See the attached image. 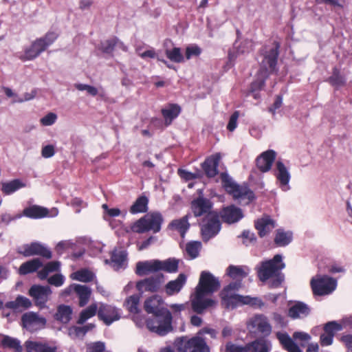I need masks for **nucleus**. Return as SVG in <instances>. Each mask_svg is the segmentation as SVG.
I'll return each mask as SVG.
<instances>
[{
  "mask_svg": "<svg viewBox=\"0 0 352 352\" xmlns=\"http://www.w3.org/2000/svg\"><path fill=\"white\" fill-rule=\"evenodd\" d=\"M222 304L226 308H236L239 305H248L254 307L262 308L264 302L258 297H250V296H241L235 294H226L220 295Z\"/></svg>",
  "mask_w": 352,
  "mask_h": 352,
  "instance_id": "0eeeda50",
  "label": "nucleus"
},
{
  "mask_svg": "<svg viewBox=\"0 0 352 352\" xmlns=\"http://www.w3.org/2000/svg\"><path fill=\"white\" fill-rule=\"evenodd\" d=\"M27 352H56V346H50L47 344L38 342L27 341L25 342Z\"/></svg>",
  "mask_w": 352,
  "mask_h": 352,
  "instance_id": "ea45409f",
  "label": "nucleus"
},
{
  "mask_svg": "<svg viewBox=\"0 0 352 352\" xmlns=\"http://www.w3.org/2000/svg\"><path fill=\"white\" fill-rule=\"evenodd\" d=\"M250 325L263 337H268L272 331L268 318L263 314H257L252 317L250 320Z\"/></svg>",
  "mask_w": 352,
  "mask_h": 352,
  "instance_id": "f3484780",
  "label": "nucleus"
},
{
  "mask_svg": "<svg viewBox=\"0 0 352 352\" xmlns=\"http://www.w3.org/2000/svg\"><path fill=\"white\" fill-rule=\"evenodd\" d=\"M276 156V153L273 150L263 152L256 159V167L262 173L268 172L272 168Z\"/></svg>",
  "mask_w": 352,
  "mask_h": 352,
  "instance_id": "aec40b11",
  "label": "nucleus"
},
{
  "mask_svg": "<svg viewBox=\"0 0 352 352\" xmlns=\"http://www.w3.org/2000/svg\"><path fill=\"white\" fill-rule=\"evenodd\" d=\"M248 352H270L272 345L264 338H256L248 343Z\"/></svg>",
  "mask_w": 352,
  "mask_h": 352,
  "instance_id": "473e14b6",
  "label": "nucleus"
},
{
  "mask_svg": "<svg viewBox=\"0 0 352 352\" xmlns=\"http://www.w3.org/2000/svg\"><path fill=\"white\" fill-rule=\"evenodd\" d=\"M98 307L96 303H92L81 311L77 320V324H83L88 319L98 314Z\"/></svg>",
  "mask_w": 352,
  "mask_h": 352,
  "instance_id": "79ce46f5",
  "label": "nucleus"
},
{
  "mask_svg": "<svg viewBox=\"0 0 352 352\" xmlns=\"http://www.w3.org/2000/svg\"><path fill=\"white\" fill-rule=\"evenodd\" d=\"M51 294L52 290L49 286L40 285H33L28 291V294L33 298L35 305L40 309L46 307V303Z\"/></svg>",
  "mask_w": 352,
  "mask_h": 352,
  "instance_id": "ddd939ff",
  "label": "nucleus"
},
{
  "mask_svg": "<svg viewBox=\"0 0 352 352\" xmlns=\"http://www.w3.org/2000/svg\"><path fill=\"white\" fill-rule=\"evenodd\" d=\"M227 274L232 279L242 281L248 276V272L241 266L230 265L227 269Z\"/></svg>",
  "mask_w": 352,
  "mask_h": 352,
  "instance_id": "de8ad7c7",
  "label": "nucleus"
},
{
  "mask_svg": "<svg viewBox=\"0 0 352 352\" xmlns=\"http://www.w3.org/2000/svg\"><path fill=\"white\" fill-rule=\"evenodd\" d=\"M220 160V154L216 153L207 157L201 164V168L207 177L212 178L218 174V166Z\"/></svg>",
  "mask_w": 352,
  "mask_h": 352,
  "instance_id": "412c9836",
  "label": "nucleus"
},
{
  "mask_svg": "<svg viewBox=\"0 0 352 352\" xmlns=\"http://www.w3.org/2000/svg\"><path fill=\"white\" fill-rule=\"evenodd\" d=\"M276 337L283 347L288 352H302L287 333L278 331L276 333Z\"/></svg>",
  "mask_w": 352,
  "mask_h": 352,
  "instance_id": "c756f323",
  "label": "nucleus"
},
{
  "mask_svg": "<svg viewBox=\"0 0 352 352\" xmlns=\"http://www.w3.org/2000/svg\"><path fill=\"white\" fill-rule=\"evenodd\" d=\"M25 186V183L21 182L19 179H15L8 182H2L1 191L4 195H8Z\"/></svg>",
  "mask_w": 352,
  "mask_h": 352,
  "instance_id": "a19ab883",
  "label": "nucleus"
},
{
  "mask_svg": "<svg viewBox=\"0 0 352 352\" xmlns=\"http://www.w3.org/2000/svg\"><path fill=\"white\" fill-rule=\"evenodd\" d=\"M220 178L223 188L233 199L244 201L245 204H249L255 199L254 192L247 184H238L226 172L220 174Z\"/></svg>",
  "mask_w": 352,
  "mask_h": 352,
  "instance_id": "f03ea898",
  "label": "nucleus"
},
{
  "mask_svg": "<svg viewBox=\"0 0 352 352\" xmlns=\"http://www.w3.org/2000/svg\"><path fill=\"white\" fill-rule=\"evenodd\" d=\"M87 352H105L104 344L102 342H94L87 348Z\"/></svg>",
  "mask_w": 352,
  "mask_h": 352,
  "instance_id": "338daca9",
  "label": "nucleus"
},
{
  "mask_svg": "<svg viewBox=\"0 0 352 352\" xmlns=\"http://www.w3.org/2000/svg\"><path fill=\"white\" fill-rule=\"evenodd\" d=\"M42 41L36 38L33 41L31 45L24 51V55L21 56L22 60H31L37 58L42 52L45 51V48L42 45Z\"/></svg>",
  "mask_w": 352,
  "mask_h": 352,
  "instance_id": "a878e982",
  "label": "nucleus"
},
{
  "mask_svg": "<svg viewBox=\"0 0 352 352\" xmlns=\"http://www.w3.org/2000/svg\"><path fill=\"white\" fill-rule=\"evenodd\" d=\"M115 47H118L123 51L127 50V47L116 36H113L102 42L100 49L102 52L111 54L113 53Z\"/></svg>",
  "mask_w": 352,
  "mask_h": 352,
  "instance_id": "72a5a7b5",
  "label": "nucleus"
},
{
  "mask_svg": "<svg viewBox=\"0 0 352 352\" xmlns=\"http://www.w3.org/2000/svg\"><path fill=\"white\" fill-rule=\"evenodd\" d=\"M254 226L258 235L263 237L275 228V221L269 215H264L255 221Z\"/></svg>",
  "mask_w": 352,
  "mask_h": 352,
  "instance_id": "b1692460",
  "label": "nucleus"
},
{
  "mask_svg": "<svg viewBox=\"0 0 352 352\" xmlns=\"http://www.w3.org/2000/svg\"><path fill=\"white\" fill-rule=\"evenodd\" d=\"M148 199L146 196L139 197L130 207L129 212L131 214L143 213L148 210Z\"/></svg>",
  "mask_w": 352,
  "mask_h": 352,
  "instance_id": "37998d69",
  "label": "nucleus"
},
{
  "mask_svg": "<svg viewBox=\"0 0 352 352\" xmlns=\"http://www.w3.org/2000/svg\"><path fill=\"white\" fill-rule=\"evenodd\" d=\"M342 329L341 324L336 321H330L327 322L323 327L324 333L331 335L334 337L336 333L340 331Z\"/></svg>",
  "mask_w": 352,
  "mask_h": 352,
  "instance_id": "6e6d98bb",
  "label": "nucleus"
},
{
  "mask_svg": "<svg viewBox=\"0 0 352 352\" xmlns=\"http://www.w3.org/2000/svg\"><path fill=\"white\" fill-rule=\"evenodd\" d=\"M57 116L54 113H49L40 120L43 126L52 125L56 120Z\"/></svg>",
  "mask_w": 352,
  "mask_h": 352,
  "instance_id": "69168bd1",
  "label": "nucleus"
},
{
  "mask_svg": "<svg viewBox=\"0 0 352 352\" xmlns=\"http://www.w3.org/2000/svg\"><path fill=\"white\" fill-rule=\"evenodd\" d=\"M72 278L80 282L89 283L93 280L94 274L89 270L82 269L72 274Z\"/></svg>",
  "mask_w": 352,
  "mask_h": 352,
  "instance_id": "09e8293b",
  "label": "nucleus"
},
{
  "mask_svg": "<svg viewBox=\"0 0 352 352\" xmlns=\"http://www.w3.org/2000/svg\"><path fill=\"white\" fill-rule=\"evenodd\" d=\"M311 286L314 295L324 296L329 294L336 288V280L327 276L317 279H312Z\"/></svg>",
  "mask_w": 352,
  "mask_h": 352,
  "instance_id": "f8f14e48",
  "label": "nucleus"
},
{
  "mask_svg": "<svg viewBox=\"0 0 352 352\" xmlns=\"http://www.w3.org/2000/svg\"><path fill=\"white\" fill-rule=\"evenodd\" d=\"M285 264L283 262L280 254H276L270 260L262 261L257 270V275L262 282L269 280V286L271 288L280 287L284 280V275L281 270L284 269Z\"/></svg>",
  "mask_w": 352,
  "mask_h": 352,
  "instance_id": "f257e3e1",
  "label": "nucleus"
},
{
  "mask_svg": "<svg viewBox=\"0 0 352 352\" xmlns=\"http://www.w3.org/2000/svg\"><path fill=\"white\" fill-rule=\"evenodd\" d=\"M17 253L25 257L40 256L47 259H50L52 257L51 250L39 242L25 244L17 250Z\"/></svg>",
  "mask_w": 352,
  "mask_h": 352,
  "instance_id": "9b49d317",
  "label": "nucleus"
},
{
  "mask_svg": "<svg viewBox=\"0 0 352 352\" xmlns=\"http://www.w3.org/2000/svg\"><path fill=\"white\" fill-rule=\"evenodd\" d=\"M31 300L21 295H19L14 300L7 302L5 305L6 307L14 311H21V309H27L32 307Z\"/></svg>",
  "mask_w": 352,
  "mask_h": 352,
  "instance_id": "c9c22d12",
  "label": "nucleus"
},
{
  "mask_svg": "<svg viewBox=\"0 0 352 352\" xmlns=\"http://www.w3.org/2000/svg\"><path fill=\"white\" fill-rule=\"evenodd\" d=\"M1 344L4 348L14 349L16 352H22V346L20 342L15 338L5 336L1 340Z\"/></svg>",
  "mask_w": 352,
  "mask_h": 352,
  "instance_id": "3c124183",
  "label": "nucleus"
},
{
  "mask_svg": "<svg viewBox=\"0 0 352 352\" xmlns=\"http://www.w3.org/2000/svg\"><path fill=\"white\" fill-rule=\"evenodd\" d=\"M205 294L196 292L191 299V307L194 312L197 314H203L207 309L214 307L216 301L211 298H205Z\"/></svg>",
  "mask_w": 352,
  "mask_h": 352,
  "instance_id": "dca6fc26",
  "label": "nucleus"
},
{
  "mask_svg": "<svg viewBox=\"0 0 352 352\" xmlns=\"http://www.w3.org/2000/svg\"><path fill=\"white\" fill-rule=\"evenodd\" d=\"M168 315L166 314L157 313L147 319L146 326L153 332L160 336H165L173 330V317L168 310Z\"/></svg>",
  "mask_w": 352,
  "mask_h": 352,
  "instance_id": "423d86ee",
  "label": "nucleus"
},
{
  "mask_svg": "<svg viewBox=\"0 0 352 352\" xmlns=\"http://www.w3.org/2000/svg\"><path fill=\"white\" fill-rule=\"evenodd\" d=\"M220 217L223 222L230 224L241 220L243 217V214L240 208L232 204L221 209Z\"/></svg>",
  "mask_w": 352,
  "mask_h": 352,
  "instance_id": "6ab92c4d",
  "label": "nucleus"
},
{
  "mask_svg": "<svg viewBox=\"0 0 352 352\" xmlns=\"http://www.w3.org/2000/svg\"><path fill=\"white\" fill-rule=\"evenodd\" d=\"M164 221L163 217L158 212L147 214L136 221L131 226L133 232L142 234L148 231L159 232Z\"/></svg>",
  "mask_w": 352,
  "mask_h": 352,
  "instance_id": "20e7f679",
  "label": "nucleus"
},
{
  "mask_svg": "<svg viewBox=\"0 0 352 352\" xmlns=\"http://www.w3.org/2000/svg\"><path fill=\"white\" fill-rule=\"evenodd\" d=\"M182 109L177 104L169 103L161 110L166 126L171 124L173 120L180 114Z\"/></svg>",
  "mask_w": 352,
  "mask_h": 352,
  "instance_id": "bb28decb",
  "label": "nucleus"
},
{
  "mask_svg": "<svg viewBox=\"0 0 352 352\" xmlns=\"http://www.w3.org/2000/svg\"><path fill=\"white\" fill-rule=\"evenodd\" d=\"M23 214L30 219H42L49 215V210L47 208L33 205L24 208Z\"/></svg>",
  "mask_w": 352,
  "mask_h": 352,
  "instance_id": "2f4dec72",
  "label": "nucleus"
},
{
  "mask_svg": "<svg viewBox=\"0 0 352 352\" xmlns=\"http://www.w3.org/2000/svg\"><path fill=\"white\" fill-rule=\"evenodd\" d=\"M220 287V282L211 273L203 271L201 273L199 283L195 292L202 294H212Z\"/></svg>",
  "mask_w": 352,
  "mask_h": 352,
  "instance_id": "9d476101",
  "label": "nucleus"
},
{
  "mask_svg": "<svg viewBox=\"0 0 352 352\" xmlns=\"http://www.w3.org/2000/svg\"><path fill=\"white\" fill-rule=\"evenodd\" d=\"M248 343L245 345H239L232 342H228L224 346V352H248Z\"/></svg>",
  "mask_w": 352,
  "mask_h": 352,
  "instance_id": "4d7b16f0",
  "label": "nucleus"
},
{
  "mask_svg": "<svg viewBox=\"0 0 352 352\" xmlns=\"http://www.w3.org/2000/svg\"><path fill=\"white\" fill-rule=\"evenodd\" d=\"M165 54L166 57L173 62L179 63L184 61V58L179 47H175L172 50H166Z\"/></svg>",
  "mask_w": 352,
  "mask_h": 352,
  "instance_id": "864d4df0",
  "label": "nucleus"
},
{
  "mask_svg": "<svg viewBox=\"0 0 352 352\" xmlns=\"http://www.w3.org/2000/svg\"><path fill=\"white\" fill-rule=\"evenodd\" d=\"M242 281L236 280L234 282L230 283L229 285L226 286L220 293V295H224L226 294H232V292L238 291L241 287Z\"/></svg>",
  "mask_w": 352,
  "mask_h": 352,
  "instance_id": "bf43d9fd",
  "label": "nucleus"
},
{
  "mask_svg": "<svg viewBox=\"0 0 352 352\" xmlns=\"http://www.w3.org/2000/svg\"><path fill=\"white\" fill-rule=\"evenodd\" d=\"M186 282V276L179 274L175 280H170L165 285V292L167 296H173L178 294Z\"/></svg>",
  "mask_w": 352,
  "mask_h": 352,
  "instance_id": "cd10ccee",
  "label": "nucleus"
},
{
  "mask_svg": "<svg viewBox=\"0 0 352 352\" xmlns=\"http://www.w3.org/2000/svg\"><path fill=\"white\" fill-rule=\"evenodd\" d=\"M126 260V253L124 251L114 250L111 255L112 266L116 270L122 267Z\"/></svg>",
  "mask_w": 352,
  "mask_h": 352,
  "instance_id": "c03bdc74",
  "label": "nucleus"
},
{
  "mask_svg": "<svg viewBox=\"0 0 352 352\" xmlns=\"http://www.w3.org/2000/svg\"><path fill=\"white\" fill-rule=\"evenodd\" d=\"M310 313V309L307 305L302 302H297L288 310V316L293 318H302L307 317Z\"/></svg>",
  "mask_w": 352,
  "mask_h": 352,
  "instance_id": "7c9ffc66",
  "label": "nucleus"
},
{
  "mask_svg": "<svg viewBox=\"0 0 352 352\" xmlns=\"http://www.w3.org/2000/svg\"><path fill=\"white\" fill-rule=\"evenodd\" d=\"M211 208L210 201L202 197H199L191 201V210L196 217L211 213Z\"/></svg>",
  "mask_w": 352,
  "mask_h": 352,
  "instance_id": "4be33fe9",
  "label": "nucleus"
},
{
  "mask_svg": "<svg viewBox=\"0 0 352 352\" xmlns=\"http://www.w3.org/2000/svg\"><path fill=\"white\" fill-rule=\"evenodd\" d=\"M292 234L291 232H286L280 229L276 230L274 243L277 246H286L292 241Z\"/></svg>",
  "mask_w": 352,
  "mask_h": 352,
  "instance_id": "a18cd8bd",
  "label": "nucleus"
},
{
  "mask_svg": "<svg viewBox=\"0 0 352 352\" xmlns=\"http://www.w3.org/2000/svg\"><path fill=\"white\" fill-rule=\"evenodd\" d=\"M175 346L178 352H210L206 338L198 334L190 338L182 337L177 339Z\"/></svg>",
  "mask_w": 352,
  "mask_h": 352,
  "instance_id": "39448f33",
  "label": "nucleus"
},
{
  "mask_svg": "<svg viewBox=\"0 0 352 352\" xmlns=\"http://www.w3.org/2000/svg\"><path fill=\"white\" fill-rule=\"evenodd\" d=\"M60 263L59 261H50L47 263L42 270L38 272V276L40 279L47 278L49 273L59 270Z\"/></svg>",
  "mask_w": 352,
  "mask_h": 352,
  "instance_id": "49530a36",
  "label": "nucleus"
},
{
  "mask_svg": "<svg viewBox=\"0 0 352 352\" xmlns=\"http://www.w3.org/2000/svg\"><path fill=\"white\" fill-rule=\"evenodd\" d=\"M328 82L335 87H340L345 85V79L340 74V69L336 67L333 68L332 75L328 78Z\"/></svg>",
  "mask_w": 352,
  "mask_h": 352,
  "instance_id": "8fccbe9b",
  "label": "nucleus"
},
{
  "mask_svg": "<svg viewBox=\"0 0 352 352\" xmlns=\"http://www.w3.org/2000/svg\"><path fill=\"white\" fill-rule=\"evenodd\" d=\"M43 265L41 260L38 258H35L23 263L20 265L18 272L20 275H27L37 272Z\"/></svg>",
  "mask_w": 352,
  "mask_h": 352,
  "instance_id": "f704fd0d",
  "label": "nucleus"
},
{
  "mask_svg": "<svg viewBox=\"0 0 352 352\" xmlns=\"http://www.w3.org/2000/svg\"><path fill=\"white\" fill-rule=\"evenodd\" d=\"M274 175L281 186H286L289 184L291 175L283 162L278 160L276 162Z\"/></svg>",
  "mask_w": 352,
  "mask_h": 352,
  "instance_id": "c85d7f7f",
  "label": "nucleus"
},
{
  "mask_svg": "<svg viewBox=\"0 0 352 352\" xmlns=\"http://www.w3.org/2000/svg\"><path fill=\"white\" fill-rule=\"evenodd\" d=\"M58 35L54 32H47L44 36L38 38V40L42 41V45L44 46L45 50L51 45L58 38Z\"/></svg>",
  "mask_w": 352,
  "mask_h": 352,
  "instance_id": "13d9d810",
  "label": "nucleus"
},
{
  "mask_svg": "<svg viewBox=\"0 0 352 352\" xmlns=\"http://www.w3.org/2000/svg\"><path fill=\"white\" fill-rule=\"evenodd\" d=\"M48 283L55 287H60L63 285L65 281L64 276L60 274H56L50 276L48 280Z\"/></svg>",
  "mask_w": 352,
  "mask_h": 352,
  "instance_id": "e2e57ef3",
  "label": "nucleus"
},
{
  "mask_svg": "<svg viewBox=\"0 0 352 352\" xmlns=\"http://www.w3.org/2000/svg\"><path fill=\"white\" fill-rule=\"evenodd\" d=\"M46 319L33 311L25 313L21 316V323L27 329H43L46 324Z\"/></svg>",
  "mask_w": 352,
  "mask_h": 352,
  "instance_id": "4468645a",
  "label": "nucleus"
},
{
  "mask_svg": "<svg viewBox=\"0 0 352 352\" xmlns=\"http://www.w3.org/2000/svg\"><path fill=\"white\" fill-rule=\"evenodd\" d=\"M74 292L78 298L79 307H85L90 299L91 295V289L87 285L78 284L74 287Z\"/></svg>",
  "mask_w": 352,
  "mask_h": 352,
  "instance_id": "58836bf2",
  "label": "nucleus"
},
{
  "mask_svg": "<svg viewBox=\"0 0 352 352\" xmlns=\"http://www.w3.org/2000/svg\"><path fill=\"white\" fill-rule=\"evenodd\" d=\"M179 260L176 258H168L165 260H158L159 272L162 271L169 274L178 272Z\"/></svg>",
  "mask_w": 352,
  "mask_h": 352,
  "instance_id": "e433bc0d",
  "label": "nucleus"
},
{
  "mask_svg": "<svg viewBox=\"0 0 352 352\" xmlns=\"http://www.w3.org/2000/svg\"><path fill=\"white\" fill-rule=\"evenodd\" d=\"M340 340L346 346V352H352V335H344L341 337Z\"/></svg>",
  "mask_w": 352,
  "mask_h": 352,
  "instance_id": "774afa93",
  "label": "nucleus"
},
{
  "mask_svg": "<svg viewBox=\"0 0 352 352\" xmlns=\"http://www.w3.org/2000/svg\"><path fill=\"white\" fill-rule=\"evenodd\" d=\"M190 214H187L180 219L172 220L168 226V228L171 230L177 231L182 238H184L186 232L190 227L189 223V219L190 218Z\"/></svg>",
  "mask_w": 352,
  "mask_h": 352,
  "instance_id": "393cba45",
  "label": "nucleus"
},
{
  "mask_svg": "<svg viewBox=\"0 0 352 352\" xmlns=\"http://www.w3.org/2000/svg\"><path fill=\"white\" fill-rule=\"evenodd\" d=\"M201 248V243L199 241H190L186 245V252L190 258H197Z\"/></svg>",
  "mask_w": 352,
  "mask_h": 352,
  "instance_id": "603ef678",
  "label": "nucleus"
},
{
  "mask_svg": "<svg viewBox=\"0 0 352 352\" xmlns=\"http://www.w3.org/2000/svg\"><path fill=\"white\" fill-rule=\"evenodd\" d=\"M239 117V112L235 111L230 117L228 124L227 125V129L229 131H233L237 126V120Z\"/></svg>",
  "mask_w": 352,
  "mask_h": 352,
  "instance_id": "0e129e2a",
  "label": "nucleus"
},
{
  "mask_svg": "<svg viewBox=\"0 0 352 352\" xmlns=\"http://www.w3.org/2000/svg\"><path fill=\"white\" fill-rule=\"evenodd\" d=\"M72 313L73 310L70 306L60 305L57 307L54 318L56 321L62 324H67L72 319Z\"/></svg>",
  "mask_w": 352,
  "mask_h": 352,
  "instance_id": "4c0bfd02",
  "label": "nucleus"
},
{
  "mask_svg": "<svg viewBox=\"0 0 352 352\" xmlns=\"http://www.w3.org/2000/svg\"><path fill=\"white\" fill-rule=\"evenodd\" d=\"M144 309L146 313L152 315L157 313L168 315V309L164 307V300L158 295H153L146 299L144 303Z\"/></svg>",
  "mask_w": 352,
  "mask_h": 352,
  "instance_id": "2eb2a0df",
  "label": "nucleus"
},
{
  "mask_svg": "<svg viewBox=\"0 0 352 352\" xmlns=\"http://www.w3.org/2000/svg\"><path fill=\"white\" fill-rule=\"evenodd\" d=\"M280 44L278 41H274L273 46L265 45L258 50V55L262 58L259 62L261 70L267 74V76L277 72L278 58L280 54Z\"/></svg>",
  "mask_w": 352,
  "mask_h": 352,
  "instance_id": "7ed1b4c3",
  "label": "nucleus"
},
{
  "mask_svg": "<svg viewBox=\"0 0 352 352\" xmlns=\"http://www.w3.org/2000/svg\"><path fill=\"white\" fill-rule=\"evenodd\" d=\"M201 53V48L197 45L188 46L186 48L185 56L187 60L190 59L192 56H199Z\"/></svg>",
  "mask_w": 352,
  "mask_h": 352,
  "instance_id": "680f3d73",
  "label": "nucleus"
},
{
  "mask_svg": "<svg viewBox=\"0 0 352 352\" xmlns=\"http://www.w3.org/2000/svg\"><path fill=\"white\" fill-rule=\"evenodd\" d=\"M158 272V259L139 261L136 263L135 272L139 276H143Z\"/></svg>",
  "mask_w": 352,
  "mask_h": 352,
  "instance_id": "5701e85b",
  "label": "nucleus"
},
{
  "mask_svg": "<svg viewBox=\"0 0 352 352\" xmlns=\"http://www.w3.org/2000/svg\"><path fill=\"white\" fill-rule=\"evenodd\" d=\"M98 317L106 325H110L114 321L120 319L117 309L107 304H102L98 307Z\"/></svg>",
  "mask_w": 352,
  "mask_h": 352,
  "instance_id": "a211bd4d",
  "label": "nucleus"
},
{
  "mask_svg": "<svg viewBox=\"0 0 352 352\" xmlns=\"http://www.w3.org/2000/svg\"><path fill=\"white\" fill-rule=\"evenodd\" d=\"M221 229V223L219 216L216 213L206 214L201 225L202 239L204 241H209L216 236Z\"/></svg>",
  "mask_w": 352,
  "mask_h": 352,
  "instance_id": "6e6552de",
  "label": "nucleus"
},
{
  "mask_svg": "<svg viewBox=\"0 0 352 352\" xmlns=\"http://www.w3.org/2000/svg\"><path fill=\"white\" fill-rule=\"evenodd\" d=\"M95 327L94 324L89 323L82 327L75 326L73 327V329L76 336H84L88 331L94 329Z\"/></svg>",
  "mask_w": 352,
  "mask_h": 352,
  "instance_id": "052dcab7",
  "label": "nucleus"
},
{
  "mask_svg": "<svg viewBox=\"0 0 352 352\" xmlns=\"http://www.w3.org/2000/svg\"><path fill=\"white\" fill-rule=\"evenodd\" d=\"M164 278L163 274H157L138 281L135 287L140 293H157L162 289Z\"/></svg>",
  "mask_w": 352,
  "mask_h": 352,
  "instance_id": "1a4fd4ad",
  "label": "nucleus"
},
{
  "mask_svg": "<svg viewBox=\"0 0 352 352\" xmlns=\"http://www.w3.org/2000/svg\"><path fill=\"white\" fill-rule=\"evenodd\" d=\"M140 296L138 294L130 296L126 299V304L129 312L137 314L139 312L138 305Z\"/></svg>",
  "mask_w": 352,
  "mask_h": 352,
  "instance_id": "5fc2aeb1",
  "label": "nucleus"
}]
</instances>
